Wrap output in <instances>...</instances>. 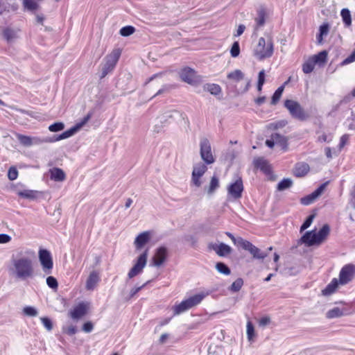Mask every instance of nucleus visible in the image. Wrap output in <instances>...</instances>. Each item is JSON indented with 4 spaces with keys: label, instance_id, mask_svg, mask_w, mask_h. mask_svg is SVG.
Listing matches in <instances>:
<instances>
[{
    "label": "nucleus",
    "instance_id": "1",
    "mask_svg": "<svg viewBox=\"0 0 355 355\" xmlns=\"http://www.w3.org/2000/svg\"><path fill=\"white\" fill-rule=\"evenodd\" d=\"M8 272L20 281L33 279L35 273L33 259L28 257H12Z\"/></svg>",
    "mask_w": 355,
    "mask_h": 355
},
{
    "label": "nucleus",
    "instance_id": "2",
    "mask_svg": "<svg viewBox=\"0 0 355 355\" xmlns=\"http://www.w3.org/2000/svg\"><path fill=\"white\" fill-rule=\"evenodd\" d=\"M330 232L329 225L325 224L316 232L315 231L306 232L300 241L307 246L321 244L328 236Z\"/></svg>",
    "mask_w": 355,
    "mask_h": 355
},
{
    "label": "nucleus",
    "instance_id": "3",
    "mask_svg": "<svg viewBox=\"0 0 355 355\" xmlns=\"http://www.w3.org/2000/svg\"><path fill=\"white\" fill-rule=\"evenodd\" d=\"M274 51V44L271 38L260 37L254 49V55L259 60L270 58Z\"/></svg>",
    "mask_w": 355,
    "mask_h": 355
},
{
    "label": "nucleus",
    "instance_id": "4",
    "mask_svg": "<svg viewBox=\"0 0 355 355\" xmlns=\"http://www.w3.org/2000/svg\"><path fill=\"white\" fill-rule=\"evenodd\" d=\"M119 49H114L110 54L104 58V62L102 64V74L101 78L105 77L114 69L121 55Z\"/></svg>",
    "mask_w": 355,
    "mask_h": 355
},
{
    "label": "nucleus",
    "instance_id": "5",
    "mask_svg": "<svg viewBox=\"0 0 355 355\" xmlns=\"http://www.w3.org/2000/svg\"><path fill=\"white\" fill-rule=\"evenodd\" d=\"M284 106L294 119L300 121H305L309 118L308 114L297 101L293 100H286L284 101Z\"/></svg>",
    "mask_w": 355,
    "mask_h": 355
},
{
    "label": "nucleus",
    "instance_id": "6",
    "mask_svg": "<svg viewBox=\"0 0 355 355\" xmlns=\"http://www.w3.org/2000/svg\"><path fill=\"white\" fill-rule=\"evenodd\" d=\"M200 154L201 159L207 165L215 162V157L211 151V144L207 138H202L200 141Z\"/></svg>",
    "mask_w": 355,
    "mask_h": 355
},
{
    "label": "nucleus",
    "instance_id": "7",
    "mask_svg": "<svg viewBox=\"0 0 355 355\" xmlns=\"http://www.w3.org/2000/svg\"><path fill=\"white\" fill-rule=\"evenodd\" d=\"M39 260L43 272L46 275L51 274L52 272L53 263L50 252L45 249L40 250Z\"/></svg>",
    "mask_w": 355,
    "mask_h": 355
},
{
    "label": "nucleus",
    "instance_id": "8",
    "mask_svg": "<svg viewBox=\"0 0 355 355\" xmlns=\"http://www.w3.org/2000/svg\"><path fill=\"white\" fill-rule=\"evenodd\" d=\"M148 250H146L140 256L137 258V260L133 267L129 271L128 276L129 279H132L136 275H139L143 271V269L146 265L148 258Z\"/></svg>",
    "mask_w": 355,
    "mask_h": 355
},
{
    "label": "nucleus",
    "instance_id": "9",
    "mask_svg": "<svg viewBox=\"0 0 355 355\" xmlns=\"http://www.w3.org/2000/svg\"><path fill=\"white\" fill-rule=\"evenodd\" d=\"M355 275V266L347 264L344 266L339 274V283L342 285L347 284L352 280Z\"/></svg>",
    "mask_w": 355,
    "mask_h": 355
},
{
    "label": "nucleus",
    "instance_id": "10",
    "mask_svg": "<svg viewBox=\"0 0 355 355\" xmlns=\"http://www.w3.org/2000/svg\"><path fill=\"white\" fill-rule=\"evenodd\" d=\"M243 191V184L241 178H238L234 182L230 184L227 187L229 195L234 199L240 198L242 196Z\"/></svg>",
    "mask_w": 355,
    "mask_h": 355
},
{
    "label": "nucleus",
    "instance_id": "11",
    "mask_svg": "<svg viewBox=\"0 0 355 355\" xmlns=\"http://www.w3.org/2000/svg\"><path fill=\"white\" fill-rule=\"evenodd\" d=\"M242 244L241 248L248 250L252 255L254 259H263L268 255L248 241L245 240V242H242Z\"/></svg>",
    "mask_w": 355,
    "mask_h": 355
},
{
    "label": "nucleus",
    "instance_id": "12",
    "mask_svg": "<svg viewBox=\"0 0 355 355\" xmlns=\"http://www.w3.org/2000/svg\"><path fill=\"white\" fill-rule=\"evenodd\" d=\"M88 304L85 302H80L69 313L70 316L73 320H78L85 315L88 310Z\"/></svg>",
    "mask_w": 355,
    "mask_h": 355
},
{
    "label": "nucleus",
    "instance_id": "13",
    "mask_svg": "<svg viewBox=\"0 0 355 355\" xmlns=\"http://www.w3.org/2000/svg\"><path fill=\"white\" fill-rule=\"evenodd\" d=\"M209 248L213 250L218 256L226 257L230 254L232 250L230 246L223 243H210Z\"/></svg>",
    "mask_w": 355,
    "mask_h": 355
},
{
    "label": "nucleus",
    "instance_id": "14",
    "mask_svg": "<svg viewBox=\"0 0 355 355\" xmlns=\"http://www.w3.org/2000/svg\"><path fill=\"white\" fill-rule=\"evenodd\" d=\"M167 255V249L165 247L159 248L153 257V266L159 267L164 263Z\"/></svg>",
    "mask_w": 355,
    "mask_h": 355
},
{
    "label": "nucleus",
    "instance_id": "15",
    "mask_svg": "<svg viewBox=\"0 0 355 355\" xmlns=\"http://www.w3.org/2000/svg\"><path fill=\"white\" fill-rule=\"evenodd\" d=\"M181 79L189 84H194L196 82V72L191 68H184L180 73Z\"/></svg>",
    "mask_w": 355,
    "mask_h": 355
},
{
    "label": "nucleus",
    "instance_id": "16",
    "mask_svg": "<svg viewBox=\"0 0 355 355\" xmlns=\"http://www.w3.org/2000/svg\"><path fill=\"white\" fill-rule=\"evenodd\" d=\"M99 280L100 277L98 272L95 270L91 272L86 282V289L88 291L94 290Z\"/></svg>",
    "mask_w": 355,
    "mask_h": 355
},
{
    "label": "nucleus",
    "instance_id": "17",
    "mask_svg": "<svg viewBox=\"0 0 355 355\" xmlns=\"http://www.w3.org/2000/svg\"><path fill=\"white\" fill-rule=\"evenodd\" d=\"M266 10L263 8H259L257 10V17H255V26H254V31H257L262 27L266 21Z\"/></svg>",
    "mask_w": 355,
    "mask_h": 355
},
{
    "label": "nucleus",
    "instance_id": "18",
    "mask_svg": "<svg viewBox=\"0 0 355 355\" xmlns=\"http://www.w3.org/2000/svg\"><path fill=\"white\" fill-rule=\"evenodd\" d=\"M208 295L209 292L202 291L193 296H191L190 297L187 299V300L189 302L191 308H193L199 304L202 301V300Z\"/></svg>",
    "mask_w": 355,
    "mask_h": 355
},
{
    "label": "nucleus",
    "instance_id": "19",
    "mask_svg": "<svg viewBox=\"0 0 355 355\" xmlns=\"http://www.w3.org/2000/svg\"><path fill=\"white\" fill-rule=\"evenodd\" d=\"M309 166L305 162L298 163L294 168V175L296 177H303L309 171Z\"/></svg>",
    "mask_w": 355,
    "mask_h": 355
},
{
    "label": "nucleus",
    "instance_id": "20",
    "mask_svg": "<svg viewBox=\"0 0 355 355\" xmlns=\"http://www.w3.org/2000/svg\"><path fill=\"white\" fill-rule=\"evenodd\" d=\"M150 240V234L148 232H144L139 234L135 241L137 249L141 248Z\"/></svg>",
    "mask_w": 355,
    "mask_h": 355
},
{
    "label": "nucleus",
    "instance_id": "21",
    "mask_svg": "<svg viewBox=\"0 0 355 355\" xmlns=\"http://www.w3.org/2000/svg\"><path fill=\"white\" fill-rule=\"evenodd\" d=\"M71 137V132H68V130L62 132L59 136H53V137H42L43 144L44 143H53L60 140L65 139Z\"/></svg>",
    "mask_w": 355,
    "mask_h": 355
},
{
    "label": "nucleus",
    "instance_id": "22",
    "mask_svg": "<svg viewBox=\"0 0 355 355\" xmlns=\"http://www.w3.org/2000/svg\"><path fill=\"white\" fill-rule=\"evenodd\" d=\"M49 172L51 180L57 182H62L65 180V173L59 168H53L51 169Z\"/></svg>",
    "mask_w": 355,
    "mask_h": 355
},
{
    "label": "nucleus",
    "instance_id": "23",
    "mask_svg": "<svg viewBox=\"0 0 355 355\" xmlns=\"http://www.w3.org/2000/svg\"><path fill=\"white\" fill-rule=\"evenodd\" d=\"M190 309H191V308L189 306V302H187V300H183L182 302H181L180 304L175 305L173 307V314L175 315H180L182 313H184Z\"/></svg>",
    "mask_w": 355,
    "mask_h": 355
},
{
    "label": "nucleus",
    "instance_id": "24",
    "mask_svg": "<svg viewBox=\"0 0 355 355\" xmlns=\"http://www.w3.org/2000/svg\"><path fill=\"white\" fill-rule=\"evenodd\" d=\"M220 187L219 179L214 175L207 188H205L209 195H212Z\"/></svg>",
    "mask_w": 355,
    "mask_h": 355
},
{
    "label": "nucleus",
    "instance_id": "25",
    "mask_svg": "<svg viewBox=\"0 0 355 355\" xmlns=\"http://www.w3.org/2000/svg\"><path fill=\"white\" fill-rule=\"evenodd\" d=\"M338 284L340 283L337 279H333L332 281L326 286V288L322 290V294L324 295H329L332 294L338 288Z\"/></svg>",
    "mask_w": 355,
    "mask_h": 355
},
{
    "label": "nucleus",
    "instance_id": "26",
    "mask_svg": "<svg viewBox=\"0 0 355 355\" xmlns=\"http://www.w3.org/2000/svg\"><path fill=\"white\" fill-rule=\"evenodd\" d=\"M37 194V191L31 190V189H24L22 191H17V195L25 199L28 200H34L36 198Z\"/></svg>",
    "mask_w": 355,
    "mask_h": 355
},
{
    "label": "nucleus",
    "instance_id": "27",
    "mask_svg": "<svg viewBox=\"0 0 355 355\" xmlns=\"http://www.w3.org/2000/svg\"><path fill=\"white\" fill-rule=\"evenodd\" d=\"M92 116V114L89 113L87 116H85L81 122L77 123L73 127L71 128L68 130V132H71V136H73L75 133H76L85 124H86L88 121L90 119Z\"/></svg>",
    "mask_w": 355,
    "mask_h": 355
},
{
    "label": "nucleus",
    "instance_id": "28",
    "mask_svg": "<svg viewBox=\"0 0 355 355\" xmlns=\"http://www.w3.org/2000/svg\"><path fill=\"white\" fill-rule=\"evenodd\" d=\"M272 139L275 141V144H278L282 147L283 149H286L287 147V139L286 138L278 133L272 134Z\"/></svg>",
    "mask_w": 355,
    "mask_h": 355
},
{
    "label": "nucleus",
    "instance_id": "29",
    "mask_svg": "<svg viewBox=\"0 0 355 355\" xmlns=\"http://www.w3.org/2000/svg\"><path fill=\"white\" fill-rule=\"evenodd\" d=\"M255 166L260 168L265 173L270 171V166L268 163L263 158H258L254 161Z\"/></svg>",
    "mask_w": 355,
    "mask_h": 355
},
{
    "label": "nucleus",
    "instance_id": "30",
    "mask_svg": "<svg viewBox=\"0 0 355 355\" xmlns=\"http://www.w3.org/2000/svg\"><path fill=\"white\" fill-rule=\"evenodd\" d=\"M3 36L8 43L13 42L17 37L15 32L9 28H6L3 31Z\"/></svg>",
    "mask_w": 355,
    "mask_h": 355
},
{
    "label": "nucleus",
    "instance_id": "31",
    "mask_svg": "<svg viewBox=\"0 0 355 355\" xmlns=\"http://www.w3.org/2000/svg\"><path fill=\"white\" fill-rule=\"evenodd\" d=\"M207 170V167L205 164L199 163L193 166L192 174L202 177Z\"/></svg>",
    "mask_w": 355,
    "mask_h": 355
},
{
    "label": "nucleus",
    "instance_id": "32",
    "mask_svg": "<svg viewBox=\"0 0 355 355\" xmlns=\"http://www.w3.org/2000/svg\"><path fill=\"white\" fill-rule=\"evenodd\" d=\"M329 30V26L328 24H323L320 26V33L319 35L317 36V40L319 44H322L323 36H326Z\"/></svg>",
    "mask_w": 355,
    "mask_h": 355
},
{
    "label": "nucleus",
    "instance_id": "33",
    "mask_svg": "<svg viewBox=\"0 0 355 355\" xmlns=\"http://www.w3.org/2000/svg\"><path fill=\"white\" fill-rule=\"evenodd\" d=\"M243 78L244 74L239 69H236L234 71H232L227 74V78L233 80L236 82L241 80Z\"/></svg>",
    "mask_w": 355,
    "mask_h": 355
},
{
    "label": "nucleus",
    "instance_id": "34",
    "mask_svg": "<svg viewBox=\"0 0 355 355\" xmlns=\"http://www.w3.org/2000/svg\"><path fill=\"white\" fill-rule=\"evenodd\" d=\"M23 4L25 9L29 11H35L39 8V4L34 0H24Z\"/></svg>",
    "mask_w": 355,
    "mask_h": 355
},
{
    "label": "nucleus",
    "instance_id": "35",
    "mask_svg": "<svg viewBox=\"0 0 355 355\" xmlns=\"http://www.w3.org/2000/svg\"><path fill=\"white\" fill-rule=\"evenodd\" d=\"M340 15L345 26H349L352 24V18L349 10L347 8L342 9Z\"/></svg>",
    "mask_w": 355,
    "mask_h": 355
},
{
    "label": "nucleus",
    "instance_id": "36",
    "mask_svg": "<svg viewBox=\"0 0 355 355\" xmlns=\"http://www.w3.org/2000/svg\"><path fill=\"white\" fill-rule=\"evenodd\" d=\"M315 61L310 58L308 60H306L302 65V71L304 73H310L313 71L315 67Z\"/></svg>",
    "mask_w": 355,
    "mask_h": 355
},
{
    "label": "nucleus",
    "instance_id": "37",
    "mask_svg": "<svg viewBox=\"0 0 355 355\" xmlns=\"http://www.w3.org/2000/svg\"><path fill=\"white\" fill-rule=\"evenodd\" d=\"M343 311L340 308L334 307L327 312L326 316L328 318H339L343 315Z\"/></svg>",
    "mask_w": 355,
    "mask_h": 355
},
{
    "label": "nucleus",
    "instance_id": "38",
    "mask_svg": "<svg viewBox=\"0 0 355 355\" xmlns=\"http://www.w3.org/2000/svg\"><path fill=\"white\" fill-rule=\"evenodd\" d=\"M327 57V53L325 51H322L318 53L317 55H313L311 58L313 60L314 63L316 64H322L326 62Z\"/></svg>",
    "mask_w": 355,
    "mask_h": 355
},
{
    "label": "nucleus",
    "instance_id": "39",
    "mask_svg": "<svg viewBox=\"0 0 355 355\" xmlns=\"http://www.w3.org/2000/svg\"><path fill=\"white\" fill-rule=\"evenodd\" d=\"M17 138L20 142L21 144H22L24 146H32V137L23 135L21 134L17 135Z\"/></svg>",
    "mask_w": 355,
    "mask_h": 355
},
{
    "label": "nucleus",
    "instance_id": "40",
    "mask_svg": "<svg viewBox=\"0 0 355 355\" xmlns=\"http://www.w3.org/2000/svg\"><path fill=\"white\" fill-rule=\"evenodd\" d=\"M293 184V181L290 178H284L277 184V190L284 191L290 188Z\"/></svg>",
    "mask_w": 355,
    "mask_h": 355
},
{
    "label": "nucleus",
    "instance_id": "41",
    "mask_svg": "<svg viewBox=\"0 0 355 355\" xmlns=\"http://www.w3.org/2000/svg\"><path fill=\"white\" fill-rule=\"evenodd\" d=\"M284 89V87L283 85L278 87V89L275 92V93L272 95V100H271V104H272V105L277 104V103L279 101V100L280 99V98L282 95Z\"/></svg>",
    "mask_w": 355,
    "mask_h": 355
},
{
    "label": "nucleus",
    "instance_id": "42",
    "mask_svg": "<svg viewBox=\"0 0 355 355\" xmlns=\"http://www.w3.org/2000/svg\"><path fill=\"white\" fill-rule=\"evenodd\" d=\"M243 285V280L242 278L236 279L230 286V290L232 292H238L241 290Z\"/></svg>",
    "mask_w": 355,
    "mask_h": 355
},
{
    "label": "nucleus",
    "instance_id": "43",
    "mask_svg": "<svg viewBox=\"0 0 355 355\" xmlns=\"http://www.w3.org/2000/svg\"><path fill=\"white\" fill-rule=\"evenodd\" d=\"M205 89L214 95H218L221 92L220 87L216 84H207L205 86Z\"/></svg>",
    "mask_w": 355,
    "mask_h": 355
},
{
    "label": "nucleus",
    "instance_id": "44",
    "mask_svg": "<svg viewBox=\"0 0 355 355\" xmlns=\"http://www.w3.org/2000/svg\"><path fill=\"white\" fill-rule=\"evenodd\" d=\"M216 270L222 274L228 275L230 274V269L224 263L218 262L216 265Z\"/></svg>",
    "mask_w": 355,
    "mask_h": 355
},
{
    "label": "nucleus",
    "instance_id": "45",
    "mask_svg": "<svg viewBox=\"0 0 355 355\" xmlns=\"http://www.w3.org/2000/svg\"><path fill=\"white\" fill-rule=\"evenodd\" d=\"M64 128V124L62 122H56L49 126V130L53 132H59Z\"/></svg>",
    "mask_w": 355,
    "mask_h": 355
},
{
    "label": "nucleus",
    "instance_id": "46",
    "mask_svg": "<svg viewBox=\"0 0 355 355\" xmlns=\"http://www.w3.org/2000/svg\"><path fill=\"white\" fill-rule=\"evenodd\" d=\"M179 114L178 112H177L175 110L166 112L164 114H162V116H160L159 117V121L162 123H165L167 121L168 119L172 118L174 114Z\"/></svg>",
    "mask_w": 355,
    "mask_h": 355
},
{
    "label": "nucleus",
    "instance_id": "47",
    "mask_svg": "<svg viewBox=\"0 0 355 355\" xmlns=\"http://www.w3.org/2000/svg\"><path fill=\"white\" fill-rule=\"evenodd\" d=\"M135 28L132 26H126L120 30V34L122 36L127 37L134 33Z\"/></svg>",
    "mask_w": 355,
    "mask_h": 355
},
{
    "label": "nucleus",
    "instance_id": "48",
    "mask_svg": "<svg viewBox=\"0 0 355 355\" xmlns=\"http://www.w3.org/2000/svg\"><path fill=\"white\" fill-rule=\"evenodd\" d=\"M247 336H248V339L250 341H252L253 340V338L254 337V326L250 321H248L247 322Z\"/></svg>",
    "mask_w": 355,
    "mask_h": 355
},
{
    "label": "nucleus",
    "instance_id": "49",
    "mask_svg": "<svg viewBox=\"0 0 355 355\" xmlns=\"http://www.w3.org/2000/svg\"><path fill=\"white\" fill-rule=\"evenodd\" d=\"M265 83V71L263 69L259 71L258 75V83H257V89L259 92L261 91L262 87Z\"/></svg>",
    "mask_w": 355,
    "mask_h": 355
},
{
    "label": "nucleus",
    "instance_id": "50",
    "mask_svg": "<svg viewBox=\"0 0 355 355\" xmlns=\"http://www.w3.org/2000/svg\"><path fill=\"white\" fill-rule=\"evenodd\" d=\"M23 312L28 316L35 317L37 316L38 312L36 309L33 306H26L23 309Z\"/></svg>",
    "mask_w": 355,
    "mask_h": 355
},
{
    "label": "nucleus",
    "instance_id": "51",
    "mask_svg": "<svg viewBox=\"0 0 355 355\" xmlns=\"http://www.w3.org/2000/svg\"><path fill=\"white\" fill-rule=\"evenodd\" d=\"M46 284L52 289H57L58 286L57 279L53 276H49L46 278Z\"/></svg>",
    "mask_w": 355,
    "mask_h": 355
},
{
    "label": "nucleus",
    "instance_id": "52",
    "mask_svg": "<svg viewBox=\"0 0 355 355\" xmlns=\"http://www.w3.org/2000/svg\"><path fill=\"white\" fill-rule=\"evenodd\" d=\"M315 218V214H311L308 216V218L306 219V220L304 222L302 225L300 227V232H303L306 229H307L312 223L313 219Z\"/></svg>",
    "mask_w": 355,
    "mask_h": 355
},
{
    "label": "nucleus",
    "instance_id": "53",
    "mask_svg": "<svg viewBox=\"0 0 355 355\" xmlns=\"http://www.w3.org/2000/svg\"><path fill=\"white\" fill-rule=\"evenodd\" d=\"M240 53V47L238 42H234L230 50V54L233 58L237 57Z\"/></svg>",
    "mask_w": 355,
    "mask_h": 355
},
{
    "label": "nucleus",
    "instance_id": "54",
    "mask_svg": "<svg viewBox=\"0 0 355 355\" xmlns=\"http://www.w3.org/2000/svg\"><path fill=\"white\" fill-rule=\"evenodd\" d=\"M40 320L42 322L44 327L48 331H51L53 329V323L51 320L47 317H42L40 318Z\"/></svg>",
    "mask_w": 355,
    "mask_h": 355
},
{
    "label": "nucleus",
    "instance_id": "55",
    "mask_svg": "<svg viewBox=\"0 0 355 355\" xmlns=\"http://www.w3.org/2000/svg\"><path fill=\"white\" fill-rule=\"evenodd\" d=\"M18 171L15 166H12L9 168L8 172V178L10 180H15L17 178Z\"/></svg>",
    "mask_w": 355,
    "mask_h": 355
},
{
    "label": "nucleus",
    "instance_id": "56",
    "mask_svg": "<svg viewBox=\"0 0 355 355\" xmlns=\"http://www.w3.org/2000/svg\"><path fill=\"white\" fill-rule=\"evenodd\" d=\"M226 234L231 239V240L235 245H237L241 247L243 245L242 242H245V241L241 237L235 238L234 236L230 232H226Z\"/></svg>",
    "mask_w": 355,
    "mask_h": 355
},
{
    "label": "nucleus",
    "instance_id": "57",
    "mask_svg": "<svg viewBox=\"0 0 355 355\" xmlns=\"http://www.w3.org/2000/svg\"><path fill=\"white\" fill-rule=\"evenodd\" d=\"M315 200V198L312 196V193L301 198L300 202L304 205H309Z\"/></svg>",
    "mask_w": 355,
    "mask_h": 355
},
{
    "label": "nucleus",
    "instance_id": "58",
    "mask_svg": "<svg viewBox=\"0 0 355 355\" xmlns=\"http://www.w3.org/2000/svg\"><path fill=\"white\" fill-rule=\"evenodd\" d=\"M327 184V182L321 184L315 191L312 193V196L317 199L323 193Z\"/></svg>",
    "mask_w": 355,
    "mask_h": 355
},
{
    "label": "nucleus",
    "instance_id": "59",
    "mask_svg": "<svg viewBox=\"0 0 355 355\" xmlns=\"http://www.w3.org/2000/svg\"><path fill=\"white\" fill-rule=\"evenodd\" d=\"M200 178V176H198L196 174H192L191 182L197 187H200L202 184Z\"/></svg>",
    "mask_w": 355,
    "mask_h": 355
},
{
    "label": "nucleus",
    "instance_id": "60",
    "mask_svg": "<svg viewBox=\"0 0 355 355\" xmlns=\"http://www.w3.org/2000/svg\"><path fill=\"white\" fill-rule=\"evenodd\" d=\"M11 241V236L6 234H0V243H8Z\"/></svg>",
    "mask_w": 355,
    "mask_h": 355
},
{
    "label": "nucleus",
    "instance_id": "61",
    "mask_svg": "<svg viewBox=\"0 0 355 355\" xmlns=\"http://www.w3.org/2000/svg\"><path fill=\"white\" fill-rule=\"evenodd\" d=\"M93 324L91 322H87L83 326V331L86 333H89L93 330Z\"/></svg>",
    "mask_w": 355,
    "mask_h": 355
},
{
    "label": "nucleus",
    "instance_id": "62",
    "mask_svg": "<svg viewBox=\"0 0 355 355\" xmlns=\"http://www.w3.org/2000/svg\"><path fill=\"white\" fill-rule=\"evenodd\" d=\"M349 139V135H343L340 139V144H339V149L341 150L345 145L347 144Z\"/></svg>",
    "mask_w": 355,
    "mask_h": 355
},
{
    "label": "nucleus",
    "instance_id": "63",
    "mask_svg": "<svg viewBox=\"0 0 355 355\" xmlns=\"http://www.w3.org/2000/svg\"><path fill=\"white\" fill-rule=\"evenodd\" d=\"M149 282H146L145 284H144L143 285H141V286H139V287H136V288H132L131 291H130V297H133L135 295H136L139 291H140L143 288H144L147 284Z\"/></svg>",
    "mask_w": 355,
    "mask_h": 355
},
{
    "label": "nucleus",
    "instance_id": "64",
    "mask_svg": "<svg viewBox=\"0 0 355 355\" xmlns=\"http://www.w3.org/2000/svg\"><path fill=\"white\" fill-rule=\"evenodd\" d=\"M355 61V49L352 53L343 61L344 64H349Z\"/></svg>",
    "mask_w": 355,
    "mask_h": 355
}]
</instances>
